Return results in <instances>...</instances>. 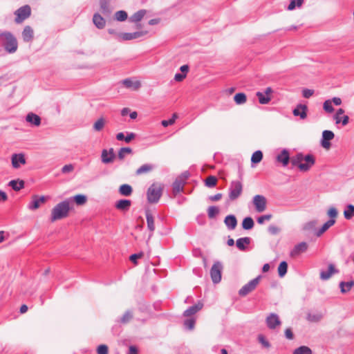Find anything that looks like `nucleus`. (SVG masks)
<instances>
[{
  "label": "nucleus",
  "instance_id": "nucleus-39",
  "mask_svg": "<svg viewBox=\"0 0 354 354\" xmlns=\"http://www.w3.org/2000/svg\"><path fill=\"white\" fill-rule=\"evenodd\" d=\"M234 100L237 104H243L246 102L247 101V97L246 95L243 93H236L234 97Z\"/></svg>",
  "mask_w": 354,
  "mask_h": 354
},
{
  "label": "nucleus",
  "instance_id": "nucleus-36",
  "mask_svg": "<svg viewBox=\"0 0 354 354\" xmlns=\"http://www.w3.org/2000/svg\"><path fill=\"white\" fill-rule=\"evenodd\" d=\"M256 95L258 97L259 103L261 104H267L271 100L270 96H266V95L265 93H263L260 91H258L256 93Z\"/></svg>",
  "mask_w": 354,
  "mask_h": 354
},
{
  "label": "nucleus",
  "instance_id": "nucleus-8",
  "mask_svg": "<svg viewBox=\"0 0 354 354\" xmlns=\"http://www.w3.org/2000/svg\"><path fill=\"white\" fill-rule=\"evenodd\" d=\"M223 265L220 261H216L210 270V277L214 283H218L221 280Z\"/></svg>",
  "mask_w": 354,
  "mask_h": 354
},
{
  "label": "nucleus",
  "instance_id": "nucleus-19",
  "mask_svg": "<svg viewBox=\"0 0 354 354\" xmlns=\"http://www.w3.org/2000/svg\"><path fill=\"white\" fill-rule=\"evenodd\" d=\"M276 160L278 162L281 163L283 167H286L290 160L289 151L286 149H283L281 153L277 156Z\"/></svg>",
  "mask_w": 354,
  "mask_h": 354
},
{
  "label": "nucleus",
  "instance_id": "nucleus-45",
  "mask_svg": "<svg viewBox=\"0 0 354 354\" xmlns=\"http://www.w3.org/2000/svg\"><path fill=\"white\" fill-rule=\"evenodd\" d=\"M127 17L128 15L127 12L124 10L117 11L115 14V18L118 21H124L127 19Z\"/></svg>",
  "mask_w": 354,
  "mask_h": 354
},
{
  "label": "nucleus",
  "instance_id": "nucleus-41",
  "mask_svg": "<svg viewBox=\"0 0 354 354\" xmlns=\"http://www.w3.org/2000/svg\"><path fill=\"white\" fill-rule=\"evenodd\" d=\"M293 354H312V351L308 346H301L293 351Z\"/></svg>",
  "mask_w": 354,
  "mask_h": 354
},
{
  "label": "nucleus",
  "instance_id": "nucleus-27",
  "mask_svg": "<svg viewBox=\"0 0 354 354\" xmlns=\"http://www.w3.org/2000/svg\"><path fill=\"white\" fill-rule=\"evenodd\" d=\"M93 21L95 26L99 29H102L105 26L106 22L104 19L98 13L94 14Z\"/></svg>",
  "mask_w": 354,
  "mask_h": 354
},
{
  "label": "nucleus",
  "instance_id": "nucleus-51",
  "mask_svg": "<svg viewBox=\"0 0 354 354\" xmlns=\"http://www.w3.org/2000/svg\"><path fill=\"white\" fill-rule=\"evenodd\" d=\"M304 3V0H291L290 4L288 6V10H292L296 7H301Z\"/></svg>",
  "mask_w": 354,
  "mask_h": 354
},
{
  "label": "nucleus",
  "instance_id": "nucleus-59",
  "mask_svg": "<svg viewBox=\"0 0 354 354\" xmlns=\"http://www.w3.org/2000/svg\"><path fill=\"white\" fill-rule=\"evenodd\" d=\"M330 219H335L337 216V210L335 207H330L327 212Z\"/></svg>",
  "mask_w": 354,
  "mask_h": 354
},
{
  "label": "nucleus",
  "instance_id": "nucleus-4",
  "mask_svg": "<svg viewBox=\"0 0 354 354\" xmlns=\"http://www.w3.org/2000/svg\"><path fill=\"white\" fill-rule=\"evenodd\" d=\"M162 194V187L156 183H153L147 189V201L149 203H156Z\"/></svg>",
  "mask_w": 354,
  "mask_h": 354
},
{
  "label": "nucleus",
  "instance_id": "nucleus-56",
  "mask_svg": "<svg viewBox=\"0 0 354 354\" xmlns=\"http://www.w3.org/2000/svg\"><path fill=\"white\" fill-rule=\"evenodd\" d=\"M144 255V253L142 252H140L139 253L133 254L130 256L129 259L131 261H132L133 263H137V259H140Z\"/></svg>",
  "mask_w": 354,
  "mask_h": 354
},
{
  "label": "nucleus",
  "instance_id": "nucleus-63",
  "mask_svg": "<svg viewBox=\"0 0 354 354\" xmlns=\"http://www.w3.org/2000/svg\"><path fill=\"white\" fill-rule=\"evenodd\" d=\"M186 77V75L185 74H183L182 73H176L175 76H174V80L178 82H182L185 78Z\"/></svg>",
  "mask_w": 354,
  "mask_h": 354
},
{
  "label": "nucleus",
  "instance_id": "nucleus-26",
  "mask_svg": "<svg viewBox=\"0 0 354 354\" xmlns=\"http://www.w3.org/2000/svg\"><path fill=\"white\" fill-rule=\"evenodd\" d=\"M25 183L23 180H12L8 183V186L15 191H19L24 187Z\"/></svg>",
  "mask_w": 354,
  "mask_h": 354
},
{
  "label": "nucleus",
  "instance_id": "nucleus-5",
  "mask_svg": "<svg viewBox=\"0 0 354 354\" xmlns=\"http://www.w3.org/2000/svg\"><path fill=\"white\" fill-rule=\"evenodd\" d=\"M189 174L188 171L183 173L178 176L173 183V194L176 196L183 190L184 185L188 178Z\"/></svg>",
  "mask_w": 354,
  "mask_h": 354
},
{
  "label": "nucleus",
  "instance_id": "nucleus-47",
  "mask_svg": "<svg viewBox=\"0 0 354 354\" xmlns=\"http://www.w3.org/2000/svg\"><path fill=\"white\" fill-rule=\"evenodd\" d=\"M195 323L196 320L192 317H189L184 321L183 324L186 329L192 330L194 328Z\"/></svg>",
  "mask_w": 354,
  "mask_h": 354
},
{
  "label": "nucleus",
  "instance_id": "nucleus-14",
  "mask_svg": "<svg viewBox=\"0 0 354 354\" xmlns=\"http://www.w3.org/2000/svg\"><path fill=\"white\" fill-rule=\"evenodd\" d=\"M145 35L142 31L134 32H124L118 34V41H128L135 39H138Z\"/></svg>",
  "mask_w": 354,
  "mask_h": 354
},
{
  "label": "nucleus",
  "instance_id": "nucleus-43",
  "mask_svg": "<svg viewBox=\"0 0 354 354\" xmlns=\"http://www.w3.org/2000/svg\"><path fill=\"white\" fill-rule=\"evenodd\" d=\"M219 213V209L216 206H210L207 209V215L209 218H214Z\"/></svg>",
  "mask_w": 354,
  "mask_h": 354
},
{
  "label": "nucleus",
  "instance_id": "nucleus-3",
  "mask_svg": "<svg viewBox=\"0 0 354 354\" xmlns=\"http://www.w3.org/2000/svg\"><path fill=\"white\" fill-rule=\"evenodd\" d=\"M0 39L4 49L8 53H14L18 48V43L16 37L8 31L0 33Z\"/></svg>",
  "mask_w": 354,
  "mask_h": 354
},
{
  "label": "nucleus",
  "instance_id": "nucleus-33",
  "mask_svg": "<svg viewBox=\"0 0 354 354\" xmlns=\"http://www.w3.org/2000/svg\"><path fill=\"white\" fill-rule=\"evenodd\" d=\"M354 286V281L351 280L350 281H341L339 283V288L341 289V292L342 293L348 292L351 288Z\"/></svg>",
  "mask_w": 354,
  "mask_h": 354
},
{
  "label": "nucleus",
  "instance_id": "nucleus-25",
  "mask_svg": "<svg viewBox=\"0 0 354 354\" xmlns=\"http://www.w3.org/2000/svg\"><path fill=\"white\" fill-rule=\"evenodd\" d=\"M251 239L250 237H243L238 239L236 241V247L241 251H244L246 249V245L250 244Z\"/></svg>",
  "mask_w": 354,
  "mask_h": 354
},
{
  "label": "nucleus",
  "instance_id": "nucleus-6",
  "mask_svg": "<svg viewBox=\"0 0 354 354\" xmlns=\"http://www.w3.org/2000/svg\"><path fill=\"white\" fill-rule=\"evenodd\" d=\"M243 192V185L240 181H232L229 189V198L231 201L236 200Z\"/></svg>",
  "mask_w": 354,
  "mask_h": 354
},
{
  "label": "nucleus",
  "instance_id": "nucleus-64",
  "mask_svg": "<svg viewBox=\"0 0 354 354\" xmlns=\"http://www.w3.org/2000/svg\"><path fill=\"white\" fill-rule=\"evenodd\" d=\"M136 137V134L134 133H127V135L125 136L124 141L127 143H129L133 139Z\"/></svg>",
  "mask_w": 354,
  "mask_h": 354
},
{
  "label": "nucleus",
  "instance_id": "nucleus-34",
  "mask_svg": "<svg viewBox=\"0 0 354 354\" xmlns=\"http://www.w3.org/2000/svg\"><path fill=\"white\" fill-rule=\"evenodd\" d=\"M199 310V303L194 304L192 306H190L186 310L184 311L183 315L185 317H190L192 315H195Z\"/></svg>",
  "mask_w": 354,
  "mask_h": 354
},
{
  "label": "nucleus",
  "instance_id": "nucleus-21",
  "mask_svg": "<svg viewBox=\"0 0 354 354\" xmlns=\"http://www.w3.org/2000/svg\"><path fill=\"white\" fill-rule=\"evenodd\" d=\"M339 270H337L334 265L330 263L328 266V271H321L320 272V279L322 280H327L330 278L333 274L338 273Z\"/></svg>",
  "mask_w": 354,
  "mask_h": 354
},
{
  "label": "nucleus",
  "instance_id": "nucleus-52",
  "mask_svg": "<svg viewBox=\"0 0 354 354\" xmlns=\"http://www.w3.org/2000/svg\"><path fill=\"white\" fill-rule=\"evenodd\" d=\"M40 204L37 200V196L35 195L32 197V201L28 204V208L31 210L37 209L39 207Z\"/></svg>",
  "mask_w": 354,
  "mask_h": 354
},
{
  "label": "nucleus",
  "instance_id": "nucleus-37",
  "mask_svg": "<svg viewBox=\"0 0 354 354\" xmlns=\"http://www.w3.org/2000/svg\"><path fill=\"white\" fill-rule=\"evenodd\" d=\"M218 182L217 178L214 176H209L205 179L204 183L207 187H214L216 185Z\"/></svg>",
  "mask_w": 354,
  "mask_h": 354
},
{
  "label": "nucleus",
  "instance_id": "nucleus-44",
  "mask_svg": "<svg viewBox=\"0 0 354 354\" xmlns=\"http://www.w3.org/2000/svg\"><path fill=\"white\" fill-rule=\"evenodd\" d=\"M122 83L127 88H131V87L133 86L134 89H138L140 86V84L139 82H136L133 83L131 81V80L129 79V78L124 80Z\"/></svg>",
  "mask_w": 354,
  "mask_h": 354
},
{
  "label": "nucleus",
  "instance_id": "nucleus-32",
  "mask_svg": "<svg viewBox=\"0 0 354 354\" xmlns=\"http://www.w3.org/2000/svg\"><path fill=\"white\" fill-rule=\"evenodd\" d=\"M100 6L102 13L104 15H109L111 10L109 7V2L107 0H100Z\"/></svg>",
  "mask_w": 354,
  "mask_h": 354
},
{
  "label": "nucleus",
  "instance_id": "nucleus-61",
  "mask_svg": "<svg viewBox=\"0 0 354 354\" xmlns=\"http://www.w3.org/2000/svg\"><path fill=\"white\" fill-rule=\"evenodd\" d=\"M73 169H74V167L73 165H71V164L66 165L62 168V172L63 174H67V173L72 171Z\"/></svg>",
  "mask_w": 354,
  "mask_h": 354
},
{
  "label": "nucleus",
  "instance_id": "nucleus-1",
  "mask_svg": "<svg viewBox=\"0 0 354 354\" xmlns=\"http://www.w3.org/2000/svg\"><path fill=\"white\" fill-rule=\"evenodd\" d=\"M292 167H297L301 171H308L315 163V158L312 154L304 156L298 153L290 158Z\"/></svg>",
  "mask_w": 354,
  "mask_h": 354
},
{
  "label": "nucleus",
  "instance_id": "nucleus-12",
  "mask_svg": "<svg viewBox=\"0 0 354 354\" xmlns=\"http://www.w3.org/2000/svg\"><path fill=\"white\" fill-rule=\"evenodd\" d=\"M335 134L332 131H324L322 132V138L321 140L322 146L326 149H329L331 146L330 140H333Z\"/></svg>",
  "mask_w": 354,
  "mask_h": 354
},
{
  "label": "nucleus",
  "instance_id": "nucleus-35",
  "mask_svg": "<svg viewBox=\"0 0 354 354\" xmlns=\"http://www.w3.org/2000/svg\"><path fill=\"white\" fill-rule=\"evenodd\" d=\"M254 225V221L252 217H245L242 222V227L244 230H251Z\"/></svg>",
  "mask_w": 354,
  "mask_h": 354
},
{
  "label": "nucleus",
  "instance_id": "nucleus-20",
  "mask_svg": "<svg viewBox=\"0 0 354 354\" xmlns=\"http://www.w3.org/2000/svg\"><path fill=\"white\" fill-rule=\"evenodd\" d=\"M131 205V201L129 199H120L115 204V207L122 212H127Z\"/></svg>",
  "mask_w": 354,
  "mask_h": 354
},
{
  "label": "nucleus",
  "instance_id": "nucleus-62",
  "mask_svg": "<svg viewBox=\"0 0 354 354\" xmlns=\"http://www.w3.org/2000/svg\"><path fill=\"white\" fill-rule=\"evenodd\" d=\"M268 232L271 234H277L279 232V228L275 225H270L268 227Z\"/></svg>",
  "mask_w": 354,
  "mask_h": 354
},
{
  "label": "nucleus",
  "instance_id": "nucleus-10",
  "mask_svg": "<svg viewBox=\"0 0 354 354\" xmlns=\"http://www.w3.org/2000/svg\"><path fill=\"white\" fill-rule=\"evenodd\" d=\"M253 205L257 212H263L266 209L267 201L262 195H256L253 198Z\"/></svg>",
  "mask_w": 354,
  "mask_h": 354
},
{
  "label": "nucleus",
  "instance_id": "nucleus-13",
  "mask_svg": "<svg viewBox=\"0 0 354 354\" xmlns=\"http://www.w3.org/2000/svg\"><path fill=\"white\" fill-rule=\"evenodd\" d=\"M266 322L270 329H275L281 324L279 316L275 313H270L266 318Z\"/></svg>",
  "mask_w": 354,
  "mask_h": 354
},
{
  "label": "nucleus",
  "instance_id": "nucleus-30",
  "mask_svg": "<svg viewBox=\"0 0 354 354\" xmlns=\"http://www.w3.org/2000/svg\"><path fill=\"white\" fill-rule=\"evenodd\" d=\"M133 192L132 187L128 184H123L119 187V193L124 196H129Z\"/></svg>",
  "mask_w": 354,
  "mask_h": 354
},
{
  "label": "nucleus",
  "instance_id": "nucleus-40",
  "mask_svg": "<svg viewBox=\"0 0 354 354\" xmlns=\"http://www.w3.org/2000/svg\"><path fill=\"white\" fill-rule=\"evenodd\" d=\"M288 270V263L286 261H281L278 267V274L280 277L286 275Z\"/></svg>",
  "mask_w": 354,
  "mask_h": 354
},
{
  "label": "nucleus",
  "instance_id": "nucleus-50",
  "mask_svg": "<svg viewBox=\"0 0 354 354\" xmlns=\"http://www.w3.org/2000/svg\"><path fill=\"white\" fill-rule=\"evenodd\" d=\"M133 318L132 312L130 310H127L122 317L120 318V322L122 324L128 323Z\"/></svg>",
  "mask_w": 354,
  "mask_h": 354
},
{
  "label": "nucleus",
  "instance_id": "nucleus-23",
  "mask_svg": "<svg viewBox=\"0 0 354 354\" xmlns=\"http://www.w3.org/2000/svg\"><path fill=\"white\" fill-rule=\"evenodd\" d=\"M22 37L25 42H30L33 39L34 31L30 26L24 27L22 32Z\"/></svg>",
  "mask_w": 354,
  "mask_h": 354
},
{
  "label": "nucleus",
  "instance_id": "nucleus-22",
  "mask_svg": "<svg viewBox=\"0 0 354 354\" xmlns=\"http://www.w3.org/2000/svg\"><path fill=\"white\" fill-rule=\"evenodd\" d=\"M26 120L27 122L35 127H39L41 124V118L32 112L27 114Z\"/></svg>",
  "mask_w": 354,
  "mask_h": 354
},
{
  "label": "nucleus",
  "instance_id": "nucleus-49",
  "mask_svg": "<svg viewBox=\"0 0 354 354\" xmlns=\"http://www.w3.org/2000/svg\"><path fill=\"white\" fill-rule=\"evenodd\" d=\"M132 151V149L130 147H122L118 151V158L123 160L126 153H131Z\"/></svg>",
  "mask_w": 354,
  "mask_h": 354
},
{
  "label": "nucleus",
  "instance_id": "nucleus-17",
  "mask_svg": "<svg viewBox=\"0 0 354 354\" xmlns=\"http://www.w3.org/2000/svg\"><path fill=\"white\" fill-rule=\"evenodd\" d=\"M145 216L147 219V229L150 232L149 238L152 236L153 232L155 230V223H154V216L151 214L149 209L145 210Z\"/></svg>",
  "mask_w": 354,
  "mask_h": 354
},
{
  "label": "nucleus",
  "instance_id": "nucleus-55",
  "mask_svg": "<svg viewBox=\"0 0 354 354\" xmlns=\"http://www.w3.org/2000/svg\"><path fill=\"white\" fill-rule=\"evenodd\" d=\"M109 348L108 346L105 344H100L97 348V354H108Z\"/></svg>",
  "mask_w": 354,
  "mask_h": 354
},
{
  "label": "nucleus",
  "instance_id": "nucleus-28",
  "mask_svg": "<svg viewBox=\"0 0 354 354\" xmlns=\"http://www.w3.org/2000/svg\"><path fill=\"white\" fill-rule=\"evenodd\" d=\"M335 223V219H329L322 225V227L318 231L316 232L315 235L318 237L320 236Z\"/></svg>",
  "mask_w": 354,
  "mask_h": 354
},
{
  "label": "nucleus",
  "instance_id": "nucleus-42",
  "mask_svg": "<svg viewBox=\"0 0 354 354\" xmlns=\"http://www.w3.org/2000/svg\"><path fill=\"white\" fill-rule=\"evenodd\" d=\"M263 158V153L261 151H256L252 156L251 162L257 164L261 161Z\"/></svg>",
  "mask_w": 354,
  "mask_h": 354
},
{
  "label": "nucleus",
  "instance_id": "nucleus-54",
  "mask_svg": "<svg viewBox=\"0 0 354 354\" xmlns=\"http://www.w3.org/2000/svg\"><path fill=\"white\" fill-rule=\"evenodd\" d=\"M316 225H317L316 221H309L304 225L303 230L305 231L313 230L315 228Z\"/></svg>",
  "mask_w": 354,
  "mask_h": 354
},
{
  "label": "nucleus",
  "instance_id": "nucleus-15",
  "mask_svg": "<svg viewBox=\"0 0 354 354\" xmlns=\"http://www.w3.org/2000/svg\"><path fill=\"white\" fill-rule=\"evenodd\" d=\"M115 158V154L113 148H110L109 150L103 149L102 151V162L104 164H109L113 162Z\"/></svg>",
  "mask_w": 354,
  "mask_h": 354
},
{
  "label": "nucleus",
  "instance_id": "nucleus-57",
  "mask_svg": "<svg viewBox=\"0 0 354 354\" xmlns=\"http://www.w3.org/2000/svg\"><path fill=\"white\" fill-rule=\"evenodd\" d=\"M272 215L270 214H265V215L258 217L257 222L259 224H263L265 221H269L272 218Z\"/></svg>",
  "mask_w": 354,
  "mask_h": 354
},
{
  "label": "nucleus",
  "instance_id": "nucleus-18",
  "mask_svg": "<svg viewBox=\"0 0 354 354\" xmlns=\"http://www.w3.org/2000/svg\"><path fill=\"white\" fill-rule=\"evenodd\" d=\"M308 106L305 104H299L293 109L292 113L295 116H299L301 119L304 120L307 118Z\"/></svg>",
  "mask_w": 354,
  "mask_h": 354
},
{
  "label": "nucleus",
  "instance_id": "nucleus-11",
  "mask_svg": "<svg viewBox=\"0 0 354 354\" xmlns=\"http://www.w3.org/2000/svg\"><path fill=\"white\" fill-rule=\"evenodd\" d=\"M308 248V245L306 242H301L295 245L293 249L290 251V256L292 258H296L299 257L301 254L306 252Z\"/></svg>",
  "mask_w": 354,
  "mask_h": 354
},
{
  "label": "nucleus",
  "instance_id": "nucleus-24",
  "mask_svg": "<svg viewBox=\"0 0 354 354\" xmlns=\"http://www.w3.org/2000/svg\"><path fill=\"white\" fill-rule=\"evenodd\" d=\"M224 223L227 227L230 230L235 229L237 225L236 218L234 215L232 214L227 216L225 218Z\"/></svg>",
  "mask_w": 354,
  "mask_h": 354
},
{
  "label": "nucleus",
  "instance_id": "nucleus-60",
  "mask_svg": "<svg viewBox=\"0 0 354 354\" xmlns=\"http://www.w3.org/2000/svg\"><path fill=\"white\" fill-rule=\"evenodd\" d=\"M314 94V91L308 88H304L302 91L303 97L305 98H309Z\"/></svg>",
  "mask_w": 354,
  "mask_h": 354
},
{
  "label": "nucleus",
  "instance_id": "nucleus-58",
  "mask_svg": "<svg viewBox=\"0 0 354 354\" xmlns=\"http://www.w3.org/2000/svg\"><path fill=\"white\" fill-rule=\"evenodd\" d=\"M259 342L266 348H270V344L266 339L263 335H259L258 337Z\"/></svg>",
  "mask_w": 354,
  "mask_h": 354
},
{
  "label": "nucleus",
  "instance_id": "nucleus-48",
  "mask_svg": "<svg viewBox=\"0 0 354 354\" xmlns=\"http://www.w3.org/2000/svg\"><path fill=\"white\" fill-rule=\"evenodd\" d=\"M104 124V119L103 118H99L93 124L94 130L97 131H101L103 129Z\"/></svg>",
  "mask_w": 354,
  "mask_h": 354
},
{
  "label": "nucleus",
  "instance_id": "nucleus-46",
  "mask_svg": "<svg viewBox=\"0 0 354 354\" xmlns=\"http://www.w3.org/2000/svg\"><path fill=\"white\" fill-rule=\"evenodd\" d=\"M87 198L85 195L77 194L73 197V201L78 205H82L86 203Z\"/></svg>",
  "mask_w": 354,
  "mask_h": 354
},
{
  "label": "nucleus",
  "instance_id": "nucleus-2",
  "mask_svg": "<svg viewBox=\"0 0 354 354\" xmlns=\"http://www.w3.org/2000/svg\"><path fill=\"white\" fill-rule=\"evenodd\" d=\"M70 210V202L65 200L57 204L51 211L50 221L54 222L68 216Z\"/></svg>",
  "mask_w": 354,
  "mask_h": 354
},
{
  "label": "nucleus",
  "instance_id": "nucleus-53",
  "mask_svg": "<svg viewBox=\"0 0 354 354\" xmlns=\"http://www.w3.org/2000/svg\"><path fill=\"white\" fill-rule=\"evenodd\" d=\"M324 110L327 113H333L334 111V108L332 106L331 100H327L324 102L323 104Z\"/></svg>",
  "mask_w": 354,
  "mask_h": 354
},
{
  "label": "nucleus",
  "instance_id": "nucleus-38",
  "mask_svg": "<svg viewBox=\"0 0 354 354\" xmlns=\"http://www.w3.org/2000/svg\"><path fill=\"white\" fill-rule=\"evenodd\" d=\"M344 216L347 220L351 219L354 216V205H348L344 212Z\"/></svg>",
  "mask_w": 354,
  "mask_h": 354
},
{
  "label": "nucleus",
  "instance_id": "nucleus-7",
  "mask_svg": "<svg viewBox=\"0 0 354 354\" xmlns=\"http://www.w3.org/2000/svg\"><path fill=\"white\" fill-rule=\"evenodd\" d=\"M30 14L31 8L28 5L21 6L15 12V15H16L15 21L17 24H21L25 19L28 18L30 16Z\"/></svg>",
  "mask_w": 354,
  "mask_h": 354
},
{
  "label": "nucleus",
  "instance_id": "nucleus-29",
  "mask_svg": "<svg viewBox=\"0 0 354 354\" xmlns=\"http://www.w3.org/2000/svg\"><path fill=\"white\" fill-rule=\"evenodd\" d=\"M147 13V10L142 9L139 10L130 17V21L133 23H138L140 21Z\"/></svg>",
  "mask_w": 354,
  "mask_h": 354
},
{
  "label": "nucleus",
  "instance_id": "nucleus-9",
  "mask_svg": "<svg viewBox=\"0 0 354 354\" xmlns=\"http://www.w3.org/2000/svg\"><path fill=\"white\" fill-rule=\"evenodd\" d=\"M261 277L259 275L243 286L239 291V295L246 296L248 294L254 290L257 286L259 284Z\"/></svg>",
  "mask_w": 354,
  "mask_h": 354
},
{
  "label": "nucleus",
  "instance_id": "nucleus-16",
  "mask_svg": "<svg viewBox=\"0 0 354 354\" xmlns=\"http://www.w3.org/2000/svg\"><path fill=\"white\" fill-rule=\"evenodd\" d=\"M12 166L15 169L20 167L21 165L26 164V158L23 153H14L11 157Z\"/></svg>",
  "mask_w": 354,
  "mask_h": 354
},
{
  "label": "nucleus",
  "instance_id": "nucleus-31",
  "mask_svg": "<svg viewBox=\"0 0 354 354\" xmlns=\"http://www.w3.org/2000/svg\"><path fill=\"white\" fill-rule=\"evenodd\" d=\"M154 166L151 164H145L140 167L136 171V174L139 176L143 174H147L152 171Z\"/></svg>",
  "mask_w": 354,
  "mask_h": 354
}]
</instances>
